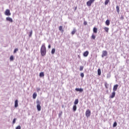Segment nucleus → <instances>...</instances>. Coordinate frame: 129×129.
<instances>
[{
    "label": "nucleus",
    "mask_w": 129,
    "mask_h": 129,
    "mask_svg": "<svg viewBox=\"0 0 129 129\" xmlns=\"http://www.w3.org/2000/svg\"><path fill=\"white\" fill-rule=\"evenodd\" d=\"M76 33V29H74L72 31V35H74Z\"/></svg>",
    "instance_id": "412c9836"
},
{
    "label": "nucleus",
    "mask_w": 129,
    "mask_h": 129,
    "mask_svg": "<svg viewBox=\"0 0 129 129\" xmlns=\"http://www.w3.org/2000/svg\"><path fill=\"white\" fill-rule=\"evenodd\" d=\"M39 76L40 77H44V76H45V74H44V72H41L39 74Z\"/></svg>",
    "instance_id": "dca6fc26"
},
{
    "label": "nucleus",
    "mask_w": 129,
    "mask_h": 129,
    "mask_svg": "<svg viewBox=\"0 0 129 129\" xmlns=\"http://www.w3.org/2000/svg\"><path fill=\"white\" fill-rule=\"evenodd\" d=\"M18 51H19V49H18V48H15V49H14V53L15 54V53H17V52H18Z\"/></svg>",
    "instance_id": "c85d7f7f"
},
{
    "label": "nucleus",
    "mask_w": 129,
    "mask_h": 129,
    "mask_svg": "<svg viewBox=\"0 0 129 129\" xmlns=\"http://www.w3.org/2000/svg\"><path fill=\"white\" fill-rule=\"evenodd\" d=\"M19 106V103L18 100H15V107H18Z\"/></svg>",
    "instance_id": "9b49d317"
},
{
    "label": "nucleus",
    "mask_w": 129,
    "mask_h": 129,
    "mask_svg": "<svg viewBox=\"0 0 129 129\" xmlns=\"http://www.w3.org/2000/svg\"><path fill=\"white\" fill-rule=\"evenodd\" d=\"M59 31H61L62 32H63L64 30H63V27H62V26H60L59 27Z\"/></svg>",
    "instance_id": "b1692460"
},
{
    "label": "nucleus",
    "mask_w": 129,
    "mask_h": 129,
    "mask_svg": "<svg viewBox=\"0 0 129 129\" xmlns=\"http://www.w3.org/2000/svg\"><path fill=\"white\" fill-rule=\"evenodd\" d=\"M116 9L117 13L119 14V7L118 6H116Z\"/></svg>",
    "instance_id": "aec40b11"
},
{
    "label": "nucleus",
    "mask_w": 129,
    "mask_h": 129,
    "mask_svg": "<svg viewBox=\"0 0 129 129\" xmlns=\"http://www.w3.org/2000/svg\"><path fill=\"white\" fill-rule=\"evenodd\" d=\"M10 60L11 61H14V55H11L10 56Z\"/></svg>",
    "instance_id": "c756f323"
},
{
    "label": "nucleus",
    "mask_w": 129,
    "mask_h": 129,
    "mask_svg": "<svg viewBox=\"0 0 129 129\" xmlns=\"http://www.w3.org/2000/svg\"><path fill=\"white\" fill-rule=\"evenodd\" d=\"M73 109L74 111H76V110L77 109V106H76V105H74L73 106Z\"/></svg>",
    "instance_id": "4468645a"
},
{
    "label": "nucleus",
    "mask_w": 129,
    "mask_h": 129,
    "mask_svg": "<svg viewBox=\"0 0 129 129\" xmlns=\"http://www.w3.org/2000/svg\"><path fill=\"white\" fill-rule=\"evenodd\" d=\"M95 35L94 34H93L91 36V39H93V40H95Z\"/></svg>",
    "instance_id": "393cba45"
},
{
    "label": "nucleus",
    "mask_w": 129,
    "mask_h": 129,
    "mask_svg": "<svg viewBox=\"0 0 129 129\" xmlns=\"http://www.w3.org/2000/svg\"><path fill=\"white\" fill-rule=\"evenodd\" d=\"M93 32L96 34L97 33V28L96 27L93 28Z\"/></svg>",
    "instance_id": "6ab92c4d"
},
{
    "label": "nucleus",
    "mask_w": 129,
    "mask_h": 129,
    "mask_svg": "<svg viewBox=\"0 0 129 129\" xmlns=\"http://www.w3.org/2000/svg\"><path fill=\"white\" fill-rule=\"evenodd\" d=\"M55 51H56V50L55 49V48H53V49L51 50V54H54Z\"/></svg>",
    "instance_id": "cd10ccee"
},
{
    "label": "nucleus",
    "mask_w": 129,
    "mask_h": 129,
    "mask_svg": "<svg viewBox=\"0 0 129 129\" xmlns=\"http://www.w3.org/2000/svg\"><path fill=\"white\" fill-rule=\"evenodd\" d=\"M98 75H99V76L101 75V70H100V69H98Z\"/></svg>",
    "instance_id": "2eb2a0df"
},
{
    "label": "nucleus",
    "mask_w": 129,
    "mask_h": 129,
    "mask_svg": "<svg viewBox=\"0 0 129 129\" xmlns=\"http://www.w3.org/2000/svg\"><path fill=\"white\" fill-rule=\"evenodd\" d=\"M116 125H117V123L116 122V121H115L113 124V127H115Z\"/></svg>",
    "instance_id": "bb28decb"
},
{
    "label": "nucleus",
    "mask_w": 129,
    "mask_h": 129,
    "mask_svg": "<svg viewBox=\"0 0 129 129\" xmlns=\"http://www.w3.org/2000/svg\"><path fill=\"white\" fill-rule=\"evenodd\" d=\"M105 24L106 26H109V25H110V21H109V20H107L105 22Z\"/></svg>",
    "instance_id": "f8f14e48"
},
{
    "label": "nucleus",
    "mask_w": 129,
    "mask_h": 129,
    "mask_svg": "<svg viewBox=\"0 0 129 129\" xmlns=\"http://www.w3.org/2000/svg\"><path fill=\"white\" fill-rule=\"evenodd\" d=\"M16 129H21V126L18 125V126L16 127Z\"/></svg>",
    "instance_id": "c9c22d12"
},
{
    "label": "nucleus",
    "mask_w": 129,
    "mask_h": 129,
    "mask_svg": "<svg viewBox=\"0 0 129 129\" xmlns=\"http://www.w3.org/2000/svg\"><path fill=\"white\" fill-rule=\"evenodd\" d=\"M36 103H37V110L38 111H41V102H40L39 101H36Z\"/></svg>",
    "instance_id": "f03ea898"
},
{
    "label": "nucleus",
    "mask_w": 129,
    "mask_h": 129,
    "mask_svg": "<svg viewBox=\"0 0 129 129\" xmlns=\"http://www.w3.org/2000/svg\"><path fill=\"white\" fill-rule=\"evenodd\" d=\"M40 89H37V91H40Z\"/></svg>",
    "instance_id": "ea45409f"
},
{
    "label": "nucleus",
    "mask_w": 129,
    "mask_h": 129,
    "mask_svg": "<svg viewBox=\"0 0 129 129\" xmlns=\"http://www.w3.org/2000/svg\"><path fill=\"white\" fill-rule=\"evenodd\" d=\"M84 25H85V26H86V25H87V22L84 21Z\"/></svg>",
    "instance_id": "e433bc0d"
},
{
    "label": "nucleus",
    "mask_w": 129,
    "mask_h": 129,
    "mask_svg": "<svg viewBox=\"0 0 129 129\" xmlns=\"http://www.w3.org/2000/svg\"><path fill=\"white\" fill-rule=\"evenodd\" d=\"M75 90H76V91H80V92H82L83 91V89L76 88Z\"/></svg>",
    "instance_id": "ddd939ff"
},
{
    "label": "nucleus",
    "mask_w": 129,
    "mask_h": 129,
    "mask_svg": "<svg viewBox=\"0 0 129 129\" xmlns=\"http://www.w3.org/2000/svg\"><path fill=\"white\" fill-rule=\"evenodd\" d=\"M108 85H109L106 82L105 83V87L106 89H108Z\"/></svg>",
    "instance_id": "a878e982"
},
{
    "label": "nucleus",
    "mask_w": 129,
    "mask_h": 129,
    "mask_svg": "<svg viewBox=\"0 0 129 129\" xmlns=\"http://www.w3.org/2000/svg\"><path fill=\"white\" fill-rule=\"evenodd\" d=\"M104 30L106 32V33H108V31H109V28L108 27H104Z\"/></svg>",
    "instance_id": "a211bd4d"
},
{
    "label": "nucleus",
    "mask_w": 129,
    "mask_h": 129,
    "mask_svg": "<svg viewBox=\"0 0 129 129\" xmlns=\"http://www.w3.org/2000/svg\"><path fill=\"white\" fill-rule=\"evenodd\" d=\"M40 53L42 57H44V56H45V55H46V53H47V49L46 48V46H45V43H43L41 46Z\"/></svg>",
    "instance_id": "f257e3e1"
},
{
    "label": "nucleus",
    "mask_w": 129,
    "mask_h": 129,
    "mask_svg": "<svg viewBox=\"0 0 129 129\" xmlns=\"http://www.w3.org/2000/svg\"><path fill=\"white\" fill-rule=\"evenodd\" d=\"M81 76L83 78V77H84V74L83 73H81Z\"/></svg>",
    "instance_id": "473e14b6"
},
{
    "label": "nucleus",
    "mask_w": 129,
    "mask_h": 129,
    "mask_svg": "<svg viewBox=\"0 0 129 129\" xmlns=\"http://www.w3.org/2000/svg\"><path fill=\"white\" fill-rule=\"evenodd\" d=\"M32 35H33V31L31 30L30 32L29 37H32Z\"/></svg>",
    "instance_id": "2f4dec72"
},
{
    "label": "nucleus",
    "mask_w": 129,
    "mask_h": 129,
    "mask_svg": "<svg viewBox=\"0 0 129 129\" xmlns=\"http://www.w3.org/2000/svg\"><path fill=\"white\" fill-rule=\"evenodd\" d=\"M85 114H86V117H89V116H90V115L91 114V111H90V110L87 109L86 111Z\"/></svg>",
    "instance_id": "20e7f679"
},
{
    "label": "nucleus",
    "mask_w": 129,
    "mask_h": 129,
    "mask_svg": "<svg viewBox=\"0 0 129 129\" xmlns=\"http://www.w3.org/2000/svg\"><path fill=\"white\" fill-rule=\"evenodd\" d=\"M115 97V92L113 91L111 95H110L109 97L110 98H114V97Z\"/></svg>",
    "instance_id": "6e6552de"
},
{
    "label": "nucleus",
    "mask_w": 129,
    "mask_h": 129,
    "mask_svg": "<svg viewBox=\"0 0 129 129\" xmlns=\"http://www.w3.org/2000/svg\"><path fill=\"white\" fill-rule=\"evenodd\" d=\"M89 54V52L88 51H86L84 52L83 55L84 56V57H87Z\"/></svg>",
    "instance_id": "9d476101"
},
{
    "label": "nucleus",
    "mask_w": 129,
    "mask_h": 129,
    "mask_svg": "<svg viewBox=\"0 0 129 129\" xmlns=\"http://www.w3.org/2000/svg\"><path fill=\"white\" fill-rule=\"evenodd\" d=\"M16 119H16V118H14V119H13V123L14 124V123H16Z\"/></svg>",
    "instance_id": "f704fd0d"
},
{
    "label": "nucleus",
    "mask_w": 129,
    "mask_h": 129,
    "mask_svg": "<svg viewBox=\"0 0 129 129\" xmlns=\"http://www.w3.org/2000/svg\"><path fill=\"white\" fill-rule=\"evenodd\" d=\"M95 1V0H89L87 2V6H88V7H91V5H92Z\"/></svg>",
    "instance_id": "7ed1b4c3"
},
{
    "label": "nucleus",
    "mask_w": 129,
    "mask_h": 129,
    "mask_svg": "<svg viewBox=\"0 0 129 129\" xmlns=\"http://www.w3.org/2000/svg\"><path fill=\"white\" fill-rule=\"evenodd\" d=\"M83 68H84V67L83 66H80V71H82V70H83Z\"/></svg>",
    "instance_id": "7c9ffc66"
},
{
    "label": "nucleus",
    "mask_w": 129,
    "mask_h": 129,
    "mask_svg": "<svg viewBox=\"0 0 129 129\" xmlns=\"http://www.w3.org/2000/svg\"><path fill=\"white\" fill-rule=\"evenodd\" d=\"M109 0H105V6H106L107 5H108V3H109Z\"/></svg>",
    "instance_id": "5701e85b"
},
{
    "label": "nucleus",
    "mask_w": 129,
    "mask_h": 129,
    "mask_svg": "<svg viewBox=\"0 0 129 129\" xmlns=\"http://www.w3.org/2000/svg\"><path fill=\"white\" fill-rule=\"evenodd\" d=\"M118 87V85H117V84L115 85L113 88V91H114V92L116 91V90H117Z\"/></svg>",
    "instance_id": "0eeeda50"
},
{
    "label": "nucleus",
    "mask_w": 129,
    "mask_h": 129,
    "mask_svg": "<svg viewBox=\"0 0 129 129\" xmlns=\"http://www.w3.org/2000/svg\"><path fill=\"white\" fill-rule=\"evenodd\" d=\"M6 21L8 22H10V23H13V19L11 18L10 17H7Z\"/></svg>",
    "instance_id": "1a4fd4ad"
},
{
    "label": "nucleus",
    "mask_w": 129,
    "mask_h": 129,
    "mask_svg": "<svg viewBox=\"0 0 129 129\" xmlns=\"http://www.w3.org/2000/svg\"><path fill=\"white\" fill-rule=\"evenodd\" d=\"M48 48L49 49L51 48V45H50V44L48 45Z\"/></svg>",
    "instance_id": "58836bf2"
},
{
    "label": "nucleus",
    "mask_w": 129,
    "mask_h": 129,
    "mask_svg": "<svg viewBox=\"0 0 129 129\" xmlns=\"http://www.w3.org/2000/svg\"><path fill=\"white\" fill-rule=\"evenodd\" d=\"M120 19V20H123V19H124L123 15H121Z\"/></svg>",
    "instance_id": "72a5a7b5"
},
{
    "label": "nucleus",
    "mask_w": 129,
    "mask_h": 129,
    "mask_svg": "<svg viewBox=\"0 0 129 129\" xmlns=\"http://www.w3.org/2000/svg\"><path fill=\"white\" fill-rule=\"evenodd\" d=\"M36 97H37V94L36 93H34L33 94V98L34 99H35Z\"/></svg>",
    "instance_id": "4be33fe9"
},
{
    "label": "nucleus",
    "mask_w": 129,
    "mask_h": 129,
    "mask_svg": "<svg viewBox=\"0 0 129 129\" xmlns=\"http://www.w3.org/2000/svg\"><path fill=\"white\" fill-rule=\"evenodd\" d=\"M78 102H79V100H78V99H76L75 102H74L75 105H76L77 104H78Z\"/></svg>",
    "instance_id": "f3484780"
},
{
    "label": "nucleus",
    "mask_w": 129,
    "mask_h": 129,
    "mask_svg": "<svg viewBox=\"0 0 129 129\" xmlns=\"http://www.w3.org/2000/svg\"><path fill=\"white\" fill-rule=\"evenodd\" d=\"M77 10V7H76V8H75V10Z\"/></svg>",
    "instance_id": "a19ab883"
},
{
    "label": "nucleus",
    "mask_w": 129,
    "mask_h": 129,
    "mask_svg": "<svg viewBox=\"0 0 129 129\" xmlns=\"http://www.w3.org/2000/svg\"><path fill=\"white\" fill-rule=\"evenodd\" d=\"M105 56H107V51L106 50H104L102 51V57H105Z\"/></svg>",
    "instance_id": "423d86ee"
},
{
    "label": "nucleus",
    "mask_w": 129,
    "mask_h": 129,
    "mask_svg": "<svg viewBox=\"0 0 129 129\" xmlns=\"http://www.w3.org/2000/svg\"><path fill=\"white\" fill-rule=\"evenodd\" d=\"M62 113H63V112L62 111H61L59 113V116H60V115H62Z\"/></svg>",
    "instance_id": "4c0bfd02"
},
{
    "label": "nucleus",
    "mask_w": 129,
    "mask_h": 129,
    "mask_svg": "<svg viewBox=\"0 0 129 129\" xmlns=\"http://www.w3.org/2000/svg\"><path fill=\"white\" fill-rule=\"evenodd\" d=\"M5 15L6 16H11V12L9 9H7L5 12Z\"/></svg>",
    "instance_id": "39448f33"
}]
</instances>
